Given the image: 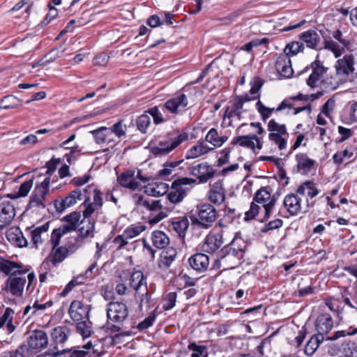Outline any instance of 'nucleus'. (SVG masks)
I'll use <instances>...</instances> for the list:
<instances>
[{
	"label": "nucleus",
	"instance_id": "1",
	"mask_svg": "<svg viewBox=\"0 0 357 357\" xmlns=\"http://www.w3.org/2000/svg\"><path fill=\"white\" fill-rule=\"evenodd\" d=\"M188 105V98L187 96L183 93H178L174 97L168 99L164 104L149 108L145 112L153 117V123L158 125L169 120V116L165 114L166 111L176 116L186 111Z\"/></svg>",
	"mask_w": 357,
	"mask_h": 357
},
{
	"label": "nucleus",
	"instance_id": "2",
	"mask_svg": "<svg viewBox=\"0 0 357 357\" xmlns=\"http://www.w3.org/2000/svg\"><path fill=\"white\" fill-rule=\"evenodd\" d=\"M246 247V242L236 232L233 239L217 252V261L224 262L229 268L236 267L242 263Z\"/></svg>",
	"mask_w": 357,
	"mask_h": 357
},
{
	"label": "nucleus",
	"instance_id": "3",
	"mask_svg": "<svg viewBox=\"0 0 357 357\" xmlns=\"http://www.w3.org/2000/svg\"><path fill=\"white\" fill-rule=\"evenodd\" d=\"M195 213L190 215L192 225L200 229H208L218 219L216 208L208 203L199 204Z\"/></svg>",
	"mask_w": 357,
	"mask_h": 357
},
{
	"label": "nucleus",
	"instance_id": "4",
	"mask_svg": "<svg viewBox=\"0 0 357 357\" xmlns=\"http://www.w3.org/2000/svg\"><path fill=\"white\" fill-rule=\"evenodd\" d=\"M196 179L191 178H180L174 180L167 193V197L170 203L177 204L181 203L186 197L188 188L185 185L196 183Z\"/></svg>",
	"mask_w": 357,
	"mask_h": 357
},
{
	"label": "nucleus",
	"instance_id": "5",
	"mask_svg": "<svg viewBox=\"0 0 357 357\" xmlns=\"http://www.w3.org/2000/svg\"><path fill=\"white\" fill-rule=\"evenodd\" d=\"M28 269L24 271H17L10 277H8L5 281V285L3 290L7 293H10L15 296H22L24 292V288L26 282L25 274L27 273Z\"/></svg>",
	"mask_w": 357,
	"mask_h": 357
},
{
	"label": "nucleus",
	"instance_id": "6",
	"mask_svg": "<svg viewBox=\"0 0 357 357\" xmlns=\"http://www.w3.org/2000/svg\"><path fill=\"white\" fill-rule=\"evenodd\" d=\"M188 139V135L183 132L174 138L161 140L158 145L152 146L151 153L155 157H161L167 155L172 151L178 146L183 142Z\"/></svg>",
	"mask_w": 357,
	"mask_h": 357
},
{
	"label": "nucleus",
	"instance_id": "7",
	"mask_svg": "<svg viewBox=\"0 0 357 357\" xmlns=\"http://www.w3.org/2000/svg\"><path fill=\"white\" fill-rule=\"evenodd\" d=\"M91 188V185H88L84 190V201L82 206L84 209L82 211L83 215L86 218L89 217L90 214L94 213L101 209L103 205L102 193L100 190L94 188L93 190V202L91 201L89 190Z\"/></svg>",
	"mask_w": 357,
	"mask_h": 357
},
{
	"label": "nucleus",
	"instance_id": "8",
	"mask_svg": "<svg viewBox=\"0 0 357 357\" xmlns=\"http://www.w3.org/2000/svg\"><path fill=\"white\" fill-rule=\"evenodd\" d=\"M26 354H36L46 348L48 344V338L46 333L42 330L33 331L26 339Z\"/></svg>",
	"mask_w": 357,
	"mask_h": 357
},
{
	"label": "nucleus",
	"instance_id": "9",
	"mask_svg": "<svg viewBox=\"0 0 357 357\" xmlns=\"http://www.w3.org/2000/svg\"><path fill=\"white\" fill-rule=\"evenodd\" d=\"M224 243L222 231L219 233H208L198 248L204 254L213 255L217 253Z\"/></svg>",
	"mask_w": 357,
	"mask_h": 357
},
{
	"label": "nucleus",
	"instance_id": "10",
	"mask_svg": "<svg viewBox=\"0 0 357 357\" xmlns=\"http://www.w3.org/2000/svg\"><path fill=\"white\" fill-rule=\"evenodd\" d=\"M50 177H46L40 185L36 186L30 197L29 205L31 207L37 206L45 208L46 204L45 199L49 193Z\"/></svg>",
	"mask_w": 357,
	"mask_h": 357
},
{
	"label": "nucleus",
	"instance_id": "11",
	"mask_svg": "<svg viewBox=\"0 0 357 357\" xmlns=\"http://www.w3.org/2000/svg\"><path fill=\"white\" fill-rule=\"evenodd\" d=\"M107 316L116 324H122L128 316L127 305L121 302H110L107 305Z\"/></svg>",
	"mask_w": 357,
	"mask_h": 357
},
{
	"label": "nucleus",
	"instance_id": "12",
	"mask_svg": "<svg viewBox=\"0 0 357 357\" xmlns=\"http://www.w3.org/2000/svg\"><path fill=\"white\" fill-rule=\"evenodd\" d=\"M310 68L312 69V73L306 79V84L310 88L313 89L317 86V83L324 77L328 68L323 66L321 61L316 59L311 63L310 67H305L300 73L307 72Z\"/></svg>",
	"mask_w": 357,
	"mask_h": 357
},
{
	"label": "nucleus",
	"instance_id": "13",
	"mask_svg": "<svg viewBox=\"0 0 357 357\" xmlns=\"http://www.w3.org/2000/svg\"><path fill=\"white\" fill-rule=\"evenodd\" d=\"M190 174L197 176L199 183H206L214 176L215 170L207 162H202L192 167Z\"/></svg>",
	"mask_w": 357,
	"mask_h": 357
},
{
	"label": "nucleus",
	"instance_id": "14",
	"mask_svg": "<svg viewBox=\"0 0 357 357\" xmlns=\"http://www.w3.org/2000/svg\"><path fill=\"white\" fill-rule=\"evenodd\" d=\"M82 193L80 189L77 188L71 191L67 196L60 199H55L54 202V207L57 212L62 213L66 208L75 205L77 200H81Z\"/></svg>",
	"mask_w": 357,
	"mask_h": 357
},
{
	"label": "nucleus",
	"instance_id": "15",
	"mask_svg": "<svg viewBox=\"0 0 357 357\" xmlns=\"http://www.w3.org/2000/svg\"><path fill=\"white\" fill-rule=\"evenodd\" d=\"M334 321L329 313L323 312L319 314L314 321V327L317 334L326 337L327 335L333 328Z\"/></svg>",
	"mask_w": 357,
	"mask_h": 357
},
{
	"label": "nucleus",
	"instance_id": "16",
	"mask_svg": "<svg viewBox=\"0 0 357 357\" xmlns=\"http://www.w3.org/2000/svg\"><path fill=\"white\" fill-rule=\"evenodd\" d=\"M296 192L299 195H307L306 205L309 208H312L314 205V202H310L309 199H313L319 193V190L317 187V184L312 180H307L302 183L296 190Z\"/></svg>",
	"mask_w": 357,
	"mask_h": 357
},
{
	"label": "nucleus",
	"instance_id": "17",
	"mask_svg": "<svg viewBox=\"0 0 357 357\" xmlns=\"http://www.w3.org/2000/svg\"><path fill=\"white\" fill-rule=\"evenodd\" d=\"M92 215L90 214L89 217L86 218L82 214L83 219L80 221L82 226L78 229V235L75 238L76 243L84 238H93L94 236L96 220L92 217Z\"/></svg>",
	"mask_w": 357,
	"mask_h": 357
},
{
	"label": "nucleus",
	"instance_id": "18",
	"mask_svg": "<svg viewBox=\"0 0 357 357\" xmlns=\"http://www.w3.org/2000/svg\"><path fill=\"white\" fill-rule=\"evenodd\" d=\"M90 306L82 301L75 300L70 303L68 313L70 318L75 321L89 318Z\"/></svg>",
	"mask_w": 357,
	"mask_h": 357
},
{
	"label": "nucleus",
	"instance_id": "19",
	"mask_svg": "<svg viewBox=\"0 0 357 357\" xmlns=\"http://www.w3.org/2000/svg\"><path fill=\"white\" fill-rule=\"evenodd\" d=\"M70 333V329L64 325L56 326L52 329L50 335L55 351H61L59 347H63V344L68 340Z\"/></svg>",
	"mask_w": 357,
	"mask_h": 357
},
{
	"label": "nucleus",
	"instance_id": "20",
	"mask_svg": "<svg viewBox=\"0 0 357 357\" xmlns=\"http://www.w3.org/2000/svg\"><path fill=\"white\" fill-rule=\"evenodd\" d=\"M209 257L202 251L191 255L188 260L190 267L197 273H202L206 271L209 266Z\"/></svg>",
	"mask_w": 357,
	"mask_h": 357
},
{
	"label": "nucleus",
	"instance_id": "21",
	"mask_svg": "<svg viewBox=\"0 0 357 357\" xmlns=\"http://www.w3.org/2000/svg\"><path fill=\"white\" fill-rule=\"evenodd\" d=\"M243 108L241 100H237L236 98L229 102V105L225 107L224 114L222 116L223 120L226 118L229 119L228 126H233L231 119L236 118L238 120H241Z\"/></svg>",
	"mask_w": 357,
	"mask_h": 357
},
{
	"label": "nucleus",
	"instance_id": "22",
	"mask_svg": "<svg viewBox=\"0 0 357 357\" xmlns=\"http://www.w3.org/2000/svg\"><path fill=\"white\" fill-rule=\"evenodd\" d=\"M301 202L298 194L289 193L283 199V206L290 215L295 216L301 211Z\"/></svg>",
	"mask_w": 357,
	"mask_h": 357
},
{
	"label": "nucleus",
	"instance_id": "23",
	"mask_svg": "<svg viewBox=\"0 0 357 357\" xmlns=\"http://www.w3.org/2000/svg\"><path fill=\"white\" fill-rule=\"evenodd\" d=\"M296 172L302 175H307L314 166L316 161L310 158L307 153H298L295 156Z\"/></svg>",
	"mask_w": 357,
	"mask_h": 357
},
{
	"label": "nucleus",
	"instance_id": "24",
	"mask_svg": "<svg viewBox=\"0 0 357 357\" xmlns=\"http://www.w3.org/2000/svg\"><path fill=\"white\" fill-rule=\"evenodd\" d=\"M118 183L123 188L135 190L139 187V183L135 180V171L128 169L117 176Z\"/></svg>",
	"mask_w": 357,
	"mask_h": 357
},
{
	"label": "nucleus",
	"instance_id": "25",
	"mask_svg": "<svg viewBox=\"0 0 357 357\" xmlns=\"http://www.w3.org/2000/svg\"><path fill=\"white\" fill-rule=\"evenodd\" d=\"M79 245L76 243H68L65 246H58L54 250L51 261L54 266L62 262L68 256V252H73Z\"/></svg>",
	"mask_w": 357,
	"mask_h": 357
},
{
	"label": "nucleus",
	"instance_id": "26",
	"mask_svg": "<svg viewBox=\"0 0 357 357\" xmlns=\"http://www.w3.org/2000/svg\"><path fill=\"white\" fill-rule=\"evenodd\" d=\"M275 67L278 73L284 78L291 77L294 73L291 59L287 55L280 54L276 60Z\"/></svg>",
	"mask_w": 357,
	"mask_h": 357
},
{
	"label": "nucleus",
	"instance_id": "27",
	"mask_svg": "<svg viewBox=\"0 0 357 357\" xmlns=\"http://www.w3.org/2000/svg\"><path fill=\"white\" fill-rule=\"evenodd\" d=\"M354 56L353 54H346L337 61L335 68L337 74L349 75L354 71Z\"/></svg>",
	"mask_w": 357,
	"mask_h": 357
},
{
	"label": "nucleus",
	"instance_id": "28",
	"mask_svg": "<svg viewBox=\"0 0 357 357\" xmlns=\"http://www.w3.org/2000/svg\"><path fill=\"white\" fill-rule=\"evenodd\" d=\"M208 200L214 204L220 205L224 202L225 199V190L222 183L220 181L215 182L209 190L207 195Z\"/></svg>",
	"mask_w": 357,
	"mask_h": 357
},
{
	"label": "nucleus",
	"instance_id": "29",
	"mask_svg": "<svg viewBox=\"0 0 357 357\" xmlns=\"http://www.w3.org/2000/svg\"><path fill=\"white\" fill-rule=\"evenodd\" d=\"M15 216V209L10 202H3L0 204V222L4 227L12 222Z\"/></svg>",
	"mask_w": 357,
	"mask_h": 357
},
{
	"label": "nucleus",
	"instance_id": "30",
	"mask_svg": "<svg viewBox=\"0 0 357 357\" xmlns=\"http://www.w3.org/2000/svg\"><path fill=\"white\" fill-rule=\"evenodd\" d=\"M135 203L138 206H142L150 211H157L162 208L161 200L145 199L144 196L138 194L133 195Z\"/></svg>",
	"mask_w": 357,
	"mask_h": 357
},
{
	"label": "nucleus",
	"instance_id": "31",
	"mask_svg": "<svg viewBox=\"0 0 357 357\" xmlns=\"http://www.w3.org/2000/svg\"><path fill=\"white\" fill-rule=\"evenodd\" d=\"M177 255V251L173 248L163 250L158 261V267L162 270H166L172 265Z\"/></svg>",
	"mask_w": 357,
	"mask_h": 357
},
{
	"label": "nucleus",
	"instance_id": "32",
	"mask_svg": "<svg viewBox=\"0 0 357 357\" xmlns=\"http://www.w3.org/2000/svg\"><path fill=\"white\" fill-rule=\"evenodd\" d=\"M80 219V212L73 211L63 218L62 221L65 222V224L61 226L66 231L70 233L77 229L81 221Z\"/></svg>",
	"mask_w": 357,
	"mask_h": 357
},
{
	"label": "nucleus",
	"instance_id": "33",
	"mask_svg": "<svg viewBox=\"0 0 357 357\" xmlns=\"http://www.w3.org/2000/svg\"><path fill=\"white\" fill-rule=\"evenodd\" d=\"M172 225V229L178 234V236L183 239L186 235L190 222L188 217L182 216L174 218Z\"/></svg>",
	"mask_w": 357,
	"mask_h": 357
},
{
	"label": "nucleus",
	"instance_id": "34",
	"mask_svg": "<svg viewBox=\"0 0 357 357\" xmlns=\"http://www.w3.org/2000/svg\"><path fill=\"white\" fill-rule=\"evenodd\" d=\"M300 39L304 42L307 47L311 49H317L320 41V36L317 31L310 29L300 35Z\"/></svg>",
	"mask_w": 357,
	"mask_h": 357
},
{
	"label": "nucleus",
	"instance_id": "35",
	"mask_svg": "<svg viewBox=\"0 0 357 357\" xmlns=\"http://www.w3.org/2000/svg\"><path fill=\"white\" fill-rule=\"evenodd\" d=\"M169 185L163 182H156L153 184H149L144 192L147 195L151 197H160L167 193Z\"/></svg>",
	"mask_w": 357,
	"mask_h": 357
},
{
	"label": "nucleus",
	"instance_id": "36",
	"mask_svg": "<svg viewBox=\"0 0 357 357\" xmlns=\"http://www.w3.org/2000/svg\"><path fill=\"white\" fill-rule=\"evenodd\" d=\"M213 149L208 147L207 145L204 144V142H199L197 144L192 146L189 149L185 154L186 159H194L197 158L199 156H202L204 154L208 153Z\"/></svg>",
	"mask_w": 357,
	"mask_h": 357
},
{
	"label": "nucleus",
	"instance_id": "37",
	"mask_svg": "<svg viewBox=\"0 0 357 357\" xmlns=\"http://www.w3.org/2000/svg\"><path fill=\"white\" fill-rule=\"evenodd\" d=\"M22 265L8 259H5L1 257L0 259V271L3 273L8 277H10L13 273H15L17 271H24Z\"/></svg>",
	"mask_w": 357,
	"mask_h": 357
},
{
	"label": "nucleus",
	"instance_id": "38",
	"mask_svg": "<svg viewBox=\"0 0 357 357\" xmlns=\"http://www.w3.org/2000/svg\"><path fill=\"white\" fill-rule=\"evenodd\" d=\"M130 287L137 292L142 289L146 285V278L141 271H134L130 276Z\"/></svg>",
	"mask_w": 357,
	"mask_h": 357
},
{
	"label": "nucleus",
	"instance_id": "39",
	"mask_svg": "<svg viewBox=\"0 0 357 357\" xmlns=\"http://www.w3.org/2000/svg\"><path fill=\"white\" fill-rule=\"evenodd\" d=\"M228 139L227 136H219L217 129L212 128L205 137V141L215 147H220Z\"/></svg>",
	"mask_w": 357,
	"mask_h": 357
},
{
	"label": "nucleus",
	"instance_id": "40",
	"mask_svg": "<svg viewBox=\"0 0 357 357\" xmlns=\"http://www.w3.org/2000/svg\"><path fill=\"white\" fill-rule=\"evenodd\" d=\"M272 188L270 185L261 187L254 195L253 201L257 204H262L263 207L267 204L271 199Z\"/></svg>",
	"mask_w": 357,
	"mask_h": 357
},
{
	"label": "nucleus",
	"instance_id": "41",
	"mask_svg": "<svg viewBox=\"0 0 357 357\" xmlns=\"http://www.w3.org/2000/svg\"><path fill=\"white\" fill-rule=\"evenodd\" d=\"M255 135H246L235 137L232 139L230 144L234 146L238 144L240 146L250 149L252 151L255 149V143L254 142Z\"/></svg>",
	"mask_w": 357,
	"mask_h": 357
},
{
	"label": "nucleus",
	"instance_id": "42",
	"mask_svg": "<svg viewBox=\"0 0 357 357\" xmlns=\"http://www.w3.org/2000/svg\"><path fill=\"white\" fill-rule=\"evenodd\" d=\"M151 240L153 245L158 249H164L169 243L167 235L162 231L155 230L152 232Z\"/></svg>",
	"mask_w": 357,
	"mask_h": 357
},
{
	"label": "nucleus",
	"instance_id": "43",
	"mask_svg": "<svg viewBox=\"0 0 357 357\" xmlns=\"http://www.w3.org/2000/svg\"><path fill=\"white\" fill-rule=\"evenodd\" d=\"M89 351L86 349H80L79 347H73L71 349H61V351H54L51 354L54 356H58L61 354H64L66 357H84Z\"/></svg>",
	"mask_w": 357,
	"mask_h": 357
},
{
	"label": "nucleus",
	"instance_id": "44",
	"mask_svg": "<svg viewBox=\"0 0 357 357\" xmlns=\"http://www.w3.org/2000/svg\"><path fill=\"white\" fill-rule=\"evenodd\" d=\"M324 340H326V337H324V336H321L317 333L313 335L305 347V353L308 356L312 355L319 347L320 344Z\"/></svg>",
	"mask_w": 357,
	"mask_h": 357
},
{
	"label": "nucleus",
	"instance_id": "45",
	"mask_svg": "<svg viewBox=\"0 0 357 357\" xmlns=\"http://www.w3.org/2000/svg\"><path fill=\"white\" fill-rule=\"evenodd\" d=\"M135 299L139 302V307L142 310V307L144 305L146 308L151 306V297L147 287H144L142 290L135 292Z\"/></svg>",
	"mask_w": 357,
	"mask_h": 357
},
{
	"label": "nucleus",
	"instance_id": "46",
	"mask_svg": "<svg viewBox=\"0 0 357 357\" xmlns=\"http://www.w3.org/2000/svg\"><path fill=\"white\" fill-rule=\"evenodd\" d=\"M77 332L80 334L83 338L89 337L92 333V323L89 318L77 321L76 324Z\"/></svg>",
	"mask_w": 357,
	"mask_h": 357
},
{
	"label": "nucleus",
	"instance_id": "47",
	"mask_svg": "<svg viewBox=\"0 0 357 357\" xmlns=\"http://www.w3.org/2000/svg\"><path fill=\"white\" fill-rule=\"evenodd\" d=\"M151 123V118L146 113V112H144V113L142 115L139 116L135 121L137 128L142 134L147 133V130L150 127Z\"/></svg>",
	"mask_w": 357,
	"mask_h": 357
},
{
	"label": "nucleus",
	"instance_id": "48",
	"mask_svg": "<svg viewBox=\"0 0 357 357\" xmlns=\"http://www.w3.org/2000/svg\"><path fill=\"white\" fill-rule=\"evenodd\" d=\"M279 196L280 192H276L273 195H271V199L267 204L264 206V215L262 219L259 220L261 222H265L270 218Z\"/></svg>",
	"mask_w": 357,
	"mask_h": 357
},
{
	"label": "nucleus",
	"instance_id": "49",
	"mask_svg": "<svg viewBox=\"0 0 357 357\" xmlns=\"http://www.w3.org/2000/svg\"><path fill=\"white\" fill-rule=\"evenodd\" d=\"M94 140L96 144H103L107 140V137L111 135V131L109 128L101 127L98 129L91 131Z\"/></svg>",
	"mask_w": 357,
	"mask_h": 357
},
{
	"label": "nucleus",
	"instance_id": "50",
	"mask_svg": "<svg viewBox=\"0 0 357 357\" xmlns=\"http://www.w3.org/2000/svg\"><path fill=\"white\" fill-rule=\"evenodd\" d=\"M188 349L192 351L190 357H207V346L197 344L195 342H190Z\"/></svg>",
	"mask_w": 357,
	"mask_h": 357
},
{
	"label": "nucleus",
	"instance_id": "51",
	"mask_svg": "<svg viewBox=\"0 0 357 357\" xmlns=\"http://www.w3.org/2000/svg\"><path fill=\"white\" fill-rule=\"evenodd\" d=\"M236 218V210L234 208H228L225 211V214L220 218L218 225L221 228L227 227L229 224H231Z\"/></svg>",
	"mask_w": 357,
	"mask_h": 357
},
{
	"label": "nucleus",
	"instance_id": "52",
	"mask_svg": "<svg viewBox=\"0 0 357 357\" xmlns=\"http://www.w3.org/2000/svg\"><path fill=\"white\" fill-rule=\"evenodd\" d=\"M20 100L14 96H6L0 100V108L3 109L17 108L20 105Z\"/></svg>",
	"mask_w": 357,
	"mask_h": 357
},
{
	"label": "nucleus",
	"instance_id": "53",
	"mask_svg": "<svg viewBox=\"0 0 357 357\" xmlns=\"http://www.w3.org/2000/svg\"><path fill=\"white\" fill-rule=\"evenodd\" d=\"M304 50V45L303 43L298 41H294L288 43L284 50V54L283 55H287L289 58L291 56L297 54L300 52H303Z\"/></svg>",
	"mask_w": 357,
	"mask_h": 357
},
{
	"label": "nucleus",
	"instance_id": "54",
	"mask_svg": "<svg viewBox=\"0 0 357 357\" xmlns=\"http://www.w3.org/2000/svg\"><path fill=\"white\" fill-rule=\"evenodd\" d=\"M17 233H14L13 231H8L6 234L8 239L15 240L17 244V245L20 248L26 247L28 245L27 239L23 236V234L18 231L17 229H15Z\"/></svg>",
	"mask_w": 357,
	"mask_h": 357
},
{
	"label": "nucleus",
	"instance_id": "55",
	"mask_svg": "<svg viewBox=\"0 0 357 357\" xmlns=\"http://www.w3.org/2000/svg\"><path fill=\"white\" fill-rule=\"evenodd\" d=\"M68 233L62 226L53 229L50 238L52 249H55L59 246L61 237Z\"/></svg>",
	"mask_w": 357,
	"mask_h": 357
},
{
	"label": "nucleus",
	"instance_id": "56",
	"mask_svg": "<svg viewBox=\"0 0 357 357\" xmlns=\"http://www.w3.org/2000/svg\"><path fill=\"white\" fill-rule=\"evenodd\" d=\"M284 135H288L287 134H279V133H269L268 139L271 142H274L278 146L280 150L284 149L287 147V139L284 137Z\"/></svg>",
	"mask_w": 357,
	"mask_h": 357
},
{
	"label": "nucleus",
	"instance_id": "57",
	"mask_svg": "<svg viewBox=\"0 0 357 357\" xmlns=\"http://www.w3.org/2000/svg\"><path fill=\"white\" fill-rule=\"evenodd\" d=\"M69 152L64 155L66 162L68 165L75 164L79 156L80 155L81 149L79 145L75 144L73 146L69 148Z\"/></svg>",
	"mask_w": 357,
	"mask_h": 357
},
{
	"label": "nucleus",
	"instance_id": "58",
	"mask_svg": "<svg viewBox=\"0 0 357 357\" xmlns=\"http://www.w3.org/2000/svg\"><path fill=\"white\" fill-rule=\"evenodd\" d=\"M145 229L146 227L144 225H131L130 227H127L123 233L126 238L131 239L139 235Z\"/></svg>",
	"mask_w": 357,
	"mask_h": 357
},
{
	"label": "nucleus",
	"instance_id": "59",
	"mask_svg": "<svg viewBox=\"0 0 357 357\" xmlns=\"http://www.w3.org/2000/svg\"><path fill=\"white\" fill-rule=\"evenodd\" d=\"M63 51L60 52L59 48H54L51 50L44 57L38 62V65L46 66L54 61L57 58L60 56L61 53Z\"/></svg>",
	"mask_w": 357,
	"mask_h": 357
},
{
	"label": "nucleus",
	"instance_id": "60",
	"mask_svg": "<svg viewBox=\"0 0 357 357\" xmlns=\"http://www.w3.org/2000/svg\"><path fill=\"white\" fill-rule=\"evenodd\" d=\"M324 48L331 51L335 58L340 57L343 53L344 48L340 47L337 43L331 40H324Z\"/></svg>",
	"mask_w": 357,
	"mask_h": 357
},
{
	"label": "nucleus",
	"instance_id": "61",
	"mask_svg": "<svg viewBox=\"0 0 357 357\" xmlns=\"http://www.w3.org/2000/svg\"><path fill=\"white\" fill-rule=\"evenodd\" d=\"M84 282V278L82 276H78L76 278H74L72 280H70L64 287L63 291L60 293V296L62 297H65L67 294H69L70 291H72V289L75 287L76 286H78L79 284H82Z\"/></svg>",
	"mask_w": 357,
	"mask_h": 357
},
{
	"label": "nucleus",
	"instance_id": "62",
	"mask_svg": "<svg viewBox=\"0 0 357 357\" xmlns=\"http://www.w3.org/2000/svg\"><path fill=\"white\" fill-rule=\"evenodd\" d=\"M268 130L269 133L287 134L286 126L278 123L275 119H271L268 123Z\"/></svg>",
	"mask_w": 357,
	"mask_h": 357
},
{
	"label": "nucleus",
	"instance_id": "63",
	"mask_svg": "<svg viewBox=\"0 0 357 357\" xmlns=\"http://www.w3.org/2000/svg\"><path fill=\"white\" fill-rule=\"evenodd\" d=\"M260 209L261 208L258 204L252 200L250 209L245 213L244 220L248 222L255 219L259 214Z\"/></svg>",
	"mask_w": 357,
	"mask_h": 357
},
{
	"label": "nucleus",
	"instance_id": "64",
	"mask_svg": "<svg viewBox=\"0 0 357 357\" xmlns=\"http://www.w3.org/2000/svg\"><path fill=\"white\" fill-rule=\"evenodd\" d=\"M156 309H155L147 317H146L142 321L139 322L137 325V328L139 331H144L147 328H149L150 326H151L155 319H156V314L155 312Z\"/></svg>",
	"mask_w": 357,
	"mask_h": 357
}]
</instances>
